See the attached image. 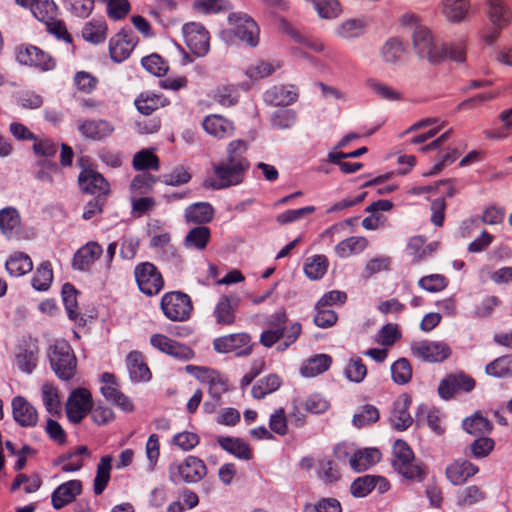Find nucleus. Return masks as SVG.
Listing matches in <instances>:
<instances>
[{
    "label": "nucleus",
    "mask_w": 512,
    "mask_h": 512,
    "mask_svg": "<svg viewBox=\"0 0 512 512\" xmlns=\"http://www.w3.org/2000/svg\"><path fill=\"white\" fill-rule=\"evenodd\" d=\"M282 28L285 33L290 35L296 42L302 44L304 47L317 53L326 52L327 56L331 55L332 51L326 49L325 44L321 40L303 36L285 20L282 21Z\"/></svg>",
    "instance_id": "nucleus-40"
},
{
    "label": "nucleus",
    "mask_w": 512,
    "mask_h": 512,
    "mask_svg": "<svg viewBox=\"0 0 512 512\" xmlns=\"http://www.w3.org/2000/svg\"><path fill=\"white\" fill-rule=\"evenodd\" d=\"M137 44V37L130 30L121 29L109 40V55L113 62L125 61Z\"/></svg>",
    "instance_id": "nucleus-13"
},
{
    "label": "nucleus",
    "mask_w": 512,
    "mask_h": 512,
    "mask_svg": "<svg viewBox=\"0 0 512 512\" xmlns=\"http://www.w3.org/2000/svg\"><path fill=\"white\" fill-rule=\"evenodd\" d=\"M103 385L100 391L104 398L118 406L125 412H132L134 405L131 400L119 390V383L116 376L109 372H104L101 375Z\"/></svg>",
    "instance_id": "nucleus-15"
},
{
    "label": "nucleus",
    "mask_w": 512,
    "mask_h": 512,
    "mask_svg": "<svg viewBox=\"0 0 512 512\" xmlns=\"http://www.w3.org/2000/svg\"><path fill=\"white\" fill-rule=\"evenodd\" d=\"M217 442L223 450L239 459L250 460L253 456L249 444L240 438L219 437Z\"/></svg>",
    "instance_id": "nucleus-37"
},
{
    "label": "nucleus",
    "mask_w": 512,
    "mask_h": 512,
    "mask_svg": "<svg viewBox=\"0 0 512 512\" xmlns=\"http://www.w3.org/2000/svg\"><path fill=\"white\" fill-rule=\"evenodd\" d=\"M5 269L12 277H21L33 269V262L29 255L24 252H14L5 262Z\"/></svg>",
    "instance_id": "nucleus-34"
},
{
    "label": "nucleus",
    "mask_w": 512,
    "mask_h": 512,
    "mask_svg": "<svg viewBox=\"0 0 512 512\" xmlns=\"http://www.w3.org/2000/svg\"><path fill=\"white\" fill-rule=\"evenodd\" d=\"M111 462L112 457L107 455L103 456L97 465L96 476L93 483V490L96 495H100L107 487L110 480Z\"/></svg>",
    "instance_id": "nucleus-49"
},
{
    "label": "nucleus",
    "mask_w": 512,
    "mask_h": 512,
    "mask_svg": "<svg viewBox=\"0 0 512 512\" xmlns=\"http://www.w3.org/2000/svg\"><path fill=\"white\" fill-rule=\"evenodd\" d=\"M48 357L54 373L61 380H70L76 373L77 359L70 344L56 340L49 347Z\"/></svg>",
    "instance_id": "nucleus-2"
},
{
    "label": "nucleus",
    "mask_w": 512,
    "mask_h": 512,
    "mask_svg": "<svg viewBox=\"0 0 512 512\" xmlns=\"http://www.w3.org/2000/svg\"><path fill=\"white\" fill-rule=\"evenodd\" d=\"M234 23L233 33L241 42L255 47L259 43V27L257 23L246 14H234L231 18Z\"/></svg>",
    "instance_id": "nucleus-17"
},
{
    "label": "nucleus",
    "mask_w": 512,
    "mask_h": 512,
    "mask_svg": "<svg viewBox=\"0 0 512 512\" xmlns=\"http://www.w3.org/2000/svg\"><path fill=\"white\" fill-rule=\"evenodd\" d=\"M126 365L130 379L133 382L148 381L151 378L149 367L144 361L143 355L138 351H132L126 358Z\"/></svg>",
    "instance_id": "nucleus-30"
},
{
    "label": "nucleus",
    "mask_w": 512,
    "mask_h": 512,
    "mask_svg": "<svg viewBox=\"0 0 512 512\" xmlns=\"http://www.w3.org/2000/svg\"><path fill=\"white\" fill-rule=\"evenodd\" d=\"M163 314L171 321H186L193 310L190 297L180 291L165 293L160 302Z\"/></svg>",
    "instance_id": "nucleus-5"
},
{
    "label": "nucleus",
    "mask_w": 512,
    "mask_h": 512,
    "mask_svg": "<svg viewBox=\"0 0 512 512\" xmlns=\"http://www.w3.org/2000/svg\"><path fill=\"white\" fill-rule=\"evenodd\" d=\"M16 59L22 65L34 67L41 71H50L56 66L55 59L49 53L31 44L18 46L16 48Z\"/></svg>",
    "instance_id": "nucleus-8"
},
{
    "label": "nucleus",
    "mask_w": 512,
    "mask_h": 512,
    "mask_svg": "<svg viewBox=\"0 0 512 512\" xmlns=\"http://www.w3.org/2000/svg\"><path fill=\"white\" fill-rule=\"evenodd\" d=\"M412 38L414 49L420 58L436 64L446 57V48L434 41L431 31L426 26L416 25Z\"/></svg>",
    "instance_id": "nucleus-4"
},
{
    "label": "nucleus",
    "mask_w": 512,
    "mask_h": 512,
    "mask_svg": "<svg viewBox=\"0 0 512 512\" xmlns=\"http://www.w3.org/2000/svg\"><path fill=\"white\" fill-rule=\"evenodd\" d=\"M134 104L141 114L149 116L157 109L167 106L169 100L161 94L146 91L140 93Z\"/></svg>",
    "instance_id": "nucleus-31"
},
{
    "label": "nucleus",
    "mask_w": 512,
    "mask_h": 512,
    "mask_svg": "<svg viewBox=\"0 0 512 512\" xmlns=\"http://www.w3.org/2000/svg\"><path fill=\"white\" fill-rule=\"evenodd\" d=\"M410 405L411 399L407 394L400 395L394 401L389 420L396 430L404 431L412 425L413 419L409 413Z\"/></svg>",
    "instance_id": "nucleus-24"
},
{
    "label": "nucleus",
    "mask_w": 512,
    "mask_h": 512,
    "mask_svg": "<svg viewBox=\"0 0 512 512\" xmlns=\"http://www.w3.org/2000/svg\"><path fill=\"white\" fill-rule=\"evenodd\" d=\"M471 9V0H441V11L452 23H460L467 19Z\"/></svg>",
    "instance_id": "nucleus-29"
},
{
    "label": "nucleus",
    "mask_w": 512,
    "mask_h": 512,
    "mask_svg": "<svg viewBox=\"0 0 512 512\" xmlns=\"http://www.w3.org/2000/svg\"><path fill=\"white\" fill-rule=\"evenodd\" d=\"M186 370L208 386V392L214 399H221V395L228 389L227 380L216 370L193 365H188Z\"/></svg>",
    "instance_id": "nucleus-12"
},
{
    "label": "nucleus",
    "mask_w": 512,
    "mask_h": 512,
    "mask_svg": "<svg viewBox=\"0 0 512 512\" xmlns=\"http://www.w3.org/2000/svg\"><path fill=\"white\" fill-rule=\"evenodd\" d=\"M53 280V269L50 261H43L35 271L31 280L32 287L37 291L49 289Z\"/></svg>",
    "instance_id": "nucleus-50"
},
{
    "label": "nucleus",
    "mask_w": 512,
    "mask_h": 512,
    "mask_svg": "<svg viewBox=\"0 0 512 512\" xmlns=\"http://www.w3.org/2000/svg\"><path fill=\"white\" fill-rule=\"evenodd\" d=\"M102 253L103 249L100 244L93 241L88 242L74 254L73 268L81 271L88 270Z\"/></svg>",
    "instance_id": "nucleus-26"
},
{
    "label": "nucleus",
    "mask_w": 512,
    "mask_h": 512,
    "mask_svg": "<svg viewBox=\"0 0 512 512\" xmlns=\"http://www.w3.org/2000/svg\"><path fill=\"white\" fill-rule=\"evenodd\" d=\"M363 22L359 19H348L339 24L334 33L336 36L343 39H350L358 37L363 32Z\"/></svg>",
    "instance_id": "nucleus-61"
},
{
    "label": "nucleus",
    "mask_w": 512,
    "mask_h": 512,
    "mask_svg": "<svg viewBox=\"0 0 512 512\" xmlns=\"http://www.w3.org/2000/svg\"><path fill=\"white\" fill-rule=\"evenodd\" d=\"M479 467L467 459H456L451 462L445 469V475L447 480L452 485H463L471 477L477 474Z\"/></svg>",
    "instance_id": "nucleus-21"
},
{
    "label": "nucleus",
    "mask_w": 512,
    "mask_h": 512,
    "mask_svg": "<svg viewBox=\"0 0 512 512\" xmlns=\"http://www.w3.org/2000/svg\"><path fill=\"white\" fill-rule=\"evenodd\" d=\"M134 278L139 290L147 296H155L164 288V278L151 262H141L134 268Z\"/></svg>",
    "instance_id": "nucleus-6"
},
{
    "label": "nucleus",
    "mask_w": 512,
    "mask_h": 512,
    "mask_svg": "<svg viewBox=\"0 0 512 512\" xmlns=\"http://www.w3.org/2000/svg\"><path fill=\"white\" fill-rule=\"evenodd\" d=\"M12 415L15 422L21 427H34L38 422V412L26 398L14 397L11 403Z\"/></svg>",
    "instance_id": "nucleus-23"
},
{
    "label": "nucleus",
    "mask_w": 512,
    "mask_h": 512,
    "mask_svg": "<svg viewBox=\"0 0 512 512\" xmlns=\"http://www.w3.org/2000/svg\"><path fill=\"white\" fill-rule=\"evenodd\" d=\"M78 184L84 193L97 198H107L110 194V184L102 174L93 169H84L79 173Z\"/></svg>",
    "instance_id": "nucleus-14"
},
{
    "label": "nucleus",
    "mask_w": 512,
    "mask_h": 512,
    "mask_svg": "<svg viewBox=\"0 0 512 512\" xmlns=\"http://www.w3.org/2000/svg\"><path fill=\"white\" fill-rule=\"evenodd\" d=\"M328 268V259L324 255H315L308 258L304 264V272L311 280L321 279Z\"/></svg>",
    "instance_id": "nucleus-51"
},
{
    "label": "nucleus",
    "mask_w": 512,
    "mask_h": 512,
    "mask_svg": "<svg viewBox=\"0 0 512 512\" xmlns=\"http://www.w3.org/2000/svg\"><path fill=\"white\" fill-rule=\"evenodd\" d=\"M114 130L113 124L104 119H86L78 124L79 133L84 138L92 141H103L110 137Z\"/></svg>",
    "instance_id": "nucleus-20"
},
{
    "label": "nucleus",
    "mask_w": 512,
    "mask_h": 512,
    "mask_svg": "<svg viewBox=\"0 0 512 512\" xmlns=\"http://www.w3.org/2000/svg\"><path fill=\"white\" fill-rule=\"evenodd\" d=\"M391 376L398 385L408 383L412 378V367L406 358H399L391 365Z\"/></svg>",
    "instance_id": "nucleus-55"
},
{
    "label": "nucleus",
    "mask_w": 512,
    "mask_h": 512,
    "mask_svg": "<svg viewBox=\"0 0 512 512\" xmlns=\"http://www.w3.org/2000/svg\"><path fill=\"white\" fill-rule=\"evenodd\" d=\"M381 459V453L376 448L357 449L351 453L349 464L355 472H363L377 464Z\"/></svg>",
    "instance_id": "nucleus-27"
},
{
    "label": "nucleus",
    "mask_w": 512,
    "mask_h": 512,
    "mask_svg": "<svg viewBox=\"0 0 512 512\" xmlns=\"http://www.w3.org/2000/svg\"><path fill=\"white\" fill-rule=\"evenodd\" d=\"M249 145L245 140L236 139L228 143L226 158L212 165L213 178L205 185L214 190H222L241 184L250 169V161L246 157Z\"/></svg>",
    "instance_id": "nucleus-1"
},
{
    "label": "nucleus",
    "mask_w": 512,
    "mask_h": 512,
    "mask_svg": "<svg viewBox=\"0 0 512 512\" xmlns=\"http://www.w3.org/2000/svg\"><path fill=\"white\" fill-rule=\"evenodd\" d=\"M380 52L385 63L396 64L403 59L406 50L400 39L392 37L383 44Z\"/></svg>",
    "instance_id": "nucleus-46"
},
{
    "label": "nucleus",
    "mask_w": 512,
    "mask_h": 512,
    "mask_svg": "<svg viewBox=\"0 0 512 512\" xmlns=\"http://www.w3.org/2000/svg\"><path fill=\"white\" fill-rule=\"evenodd\" d=\"M38 170L35 173V178L43 183L52 185L53 176L61 175V170L55 161L52 160H39L37 161Z\"/></svg>",
    "instance_id": "nucleus-59"
},
{
    "label": "nucleus",
    "mask_w": 512,
    "mask_h": 512,
    "mask_svg": "<svg viewBox=\"0 0 512 512\" xmlns=\"http://www.w3.org/2000/svg\"><path fill=\"white\" fill-rule=\"evenodd\" d=\"M487 17L493 27L506 29L512 23V9L505 2L487 6Z\"/></svg>",
    "instance_id": "nucleus-38"
},
{
    "label": "nucleus",
    "mask_w": 512,
    "mask_h": 512,
    "mask_svg": "<svg viewBox=\"0 0 512 512\" xmlns=\"http://www.w3.org/2000/svg\"><path fill=\"white\" fill-rule=\"evenodd\" d=\"M92 395L86 388L74 389L66 401V415L73 424H79L92 409Z\"/></svg>",
    "instance_id": "nucleus-9"
},
{
    "label": "nucleus",
    "mask_w": 512,
    "mask_h": 512,
    "mask_svg": "<svg viewBox=\"0 0 512 512\" xmlns=\"http://www.w3.org/2000/svg\"><path fill=\"white\" fill-rule=\"evenodd\" d=\"M182 32L185 43L197 57L205 56L210 50V36L205 27L197 22L186 23Z\"/></svg>",
    "instance_id": "nucleus-11"
},
{
    "label": "nucleus",
    "mask_w": 512,
    "mask_h": 512,
    "mask_svg": "<svg viewBox=\"0 0 512 512\" xmlns=\"http://www.w3.org/2000/svg\"><path fill=\"white\" fill-rule=\"evenodd\" d=\"M77 290L70 283H65L62 286V300L67 311L68 317L71 320H76L80 314L77 302Z\"/></svg>",
    "instance_id": "nucleus-53"
},
{
    "label": "nucleus",
    "mask_w": 512,
    "mask_h": 512,
    "mask_svg": "<svg viewBox=\"0 0 512 512\" xmlns=\"http://www.w3.org/2000/svg\"><path fill=\"white\" fill-rule=\"evenodd\" d=\"M475 387V380L464 373L449 375L443 379L438 387L439 395L449 399L459 392H470Z\"/></svg>",
    "instance_id": "nucleus-19"
},
{
    "label": "nucleus",
    "mask_w": 512,
    "mask_h": 512,
    "mask_svg": "<svg viewBox=\"0 0 512 512\" xmlns=\"http://www.w3.org/2000/svg\"><path fill=\"white\" fill-rule=\"evenodd\" d=\"M215 210L208 202H196L184 211L185 221L189 224H196L197 226H205L214 218Z\"/></svg>",
    "instance_id": "nucleus-28"
},
{
    "label": "nucleus",
    "mask_w": 512,
    "mask_h": 512,
    "mask_svg": "<svg viewBox=\"0 0 512 512\" xmlns=\"http://www.w3.org/2000/svg\"><path fill=\"white\" fill-rule=\"evenodd\" d=\"M250 334L232 333L214 339L213 347L218 353H234L237 357L249 356L253 351Z\"/></svg>",
    "instance_id": "nucleus-7"
},
{
    "label": "nucleus",
    "mask_w": 512,
    "mask_h": 512,
    "mask_svg": "<svg viewBox=\"0 0 512 512\" xmlns=\"http://www.w3.org/2000/svg\"><path fill=\"white\" fill-rule=\"evenodd\" d=\"M82 456H90L85 445L78 446L73 452L61 454L57 458V463L62 465L61 469L65 473L76 472L83 467Z\"/></svg>",
    "instance_id": "nucleus-36"
},
{
    "label": "nucleus",
    "mask_w": 512,
    "mask_h": 512,
    "mask_svg": "<svg viewBox=\"0 0 512 512\" xmlns=\"http://www.w3.org/2000/svg\"><path fill=\"white\" fill-rule=\"evenodd\" d=\"M332 364V357L328 354H317L304 362L300 373L304 377H315L326 372Z\"/></svg>",
    "instance_id": "nucleus-39"
},
{
    "label": "nucleus",
    "mask_w": 512,
    "mask_h": 512,
    "mask_svg": "<svg viewBox=\"0 0 512 512\" xmlns=\"http://www.w3.org/2000/svg\"><path fill=\"white\" fill-rule=\"evenodd\" d=\"M145 455L147 458L146 470L154 472L160 458V441L157 434L153 433L148 437L145 445Z\"/></svg>",
    "instance_id": "nucleus-54"
},
{
    "label": "nucleus",
    "mask_w": 512,
    "mask_h": 512,
    "mask_svg": "<svg viewBox=\"0 0 512 512\" xmlns=\"http://www.w3.org/2000/svg\"><path fill=\"white\" fill-rule=\"evenodd\" d=\"M204 131L218 139H224L233 135L234 123L222 115L211 114L202 121Z\"/></svg>",
    "instance_id": "nucleus-25"
},
{
    "label": "nucleus",
    "mask_w": 512,
    "mask_h": 512,
    "mask_svg": "<svg viewBox=\"0 0 512 512\" xmlns=\"http://www.w3.org/2000/svg\"><path fill=\"white\" fill-rule=\"evenodd\" d=\"M298 93L293 86H274L265 92V101L273 106H288L297 100Z\"/></svg>",
    "instance_id": "nucleus-35"
},
{
    "label": "nucleus",
    "mask_w": 512,
    "mask_h": 512,
    "mask_svg": "<svg viewBox=\"0 0 512 512\" xmlns=\"http://www.w3.org/2000/svg\"><path fill=\"white\" fill-rule=\"evenodd\" d=\"M344 373L349 381L360 383L367 375V368L360 357H354L349 360Z\"/></svg>",
    "instance_id": "nucleus-64"
},
{
    "label": "nucleus",
    "mask_w": 512,
    "mask_h": 512,
    "mask_svg": "<svg viewBox=\"0 0 512 512\" xmlns=\"http://www.w3.org/2000/svg\"><path fill=\"white\" fill-rule=\"evenodd\" d=\"M150 344L162 353L178 359L189 360L194 356L193 350L188 346L181 344L164 334H153L150 338Z\"/></svg>",
    "instance_id": "nucleus-18"
},
{
    "label": "nucleus",
    "mask_w": 512,
    "mask_h": 512,
    "mask_svg": "<svg viewBox=\"0 0 512 512\" xmlns=\"http://www.w3.org/2000/svg\"><path fill=\"white\" fill-rule=\"evenodd\" d=\"M368 246L365 237L352 236L339 242L335 247V253L341 258L361 253Z\"/></svg>",
    "instance_id": "nucleus-47"
},
{
    "label": "nucleus",
    "mask_w": 512,
    "mask_h": 512,
    "mask_svg": "<svg viewBox=\"0 0 512 512\" xmlns=\"http://www.w3.org/2000/svg\"><path fill=\"white\" fill-rule=\"evenodd\" d=\"M132 166L136 171H158L160 169V160L152 150L142 149L134 154Z\"/></svg>",
    "instance_id": "nucleus-45"
},
{
    "label": "nucleus",
    "mask_w": 512,
    "mask_h": 512,
    "mask_svg": "<svg viewBox=\"0 0 512 512\" xmlns=\"http://www.w3.org/2000/svg\"><path fill=\"white\" fill-rule=\"evenodd\" d=\"M169 479L177 483H198L207 474V467L204 461L196 456H188L184 461H176L169 465Z\"/></svg>",
    "instance_id": "nucleus-3"
},
{
    "label": "nucleus",
    "mask_w": 512,
    "mask_h": 512,
    "mask_svg": "<svg viewBox=\"0 0 512 512\" xmlns=\"http://www.w3.org/2000/svg\"><path fill=\"white\" fill-rule=\"evenodd\" d=\"M487 375L495 378L512 377V354H507L496 358L485 367Z\"/></svg>",
    "instance_id": "nucleus-48"
},
{
    "label": "nucleus",
    "mask_w": 512,
    "mask_h": 512,
    "mask_svg": "<svg viewBox=\"0 0 512 512\" xmlns=\"http://www.w3.org/2000/svg\"><path fill=\"white\" fill-rule=\"evenodd\" d=\"M31 12L37 20L45 24L57 17L58 8L53 0H38Z\"/></svg>",
    "instance_id": "nucleus-57"
},
{
    "label": "nucleus",
    "mask_w": 512,
    "mask_h": 512,
    "mask_svg": "<svg viewBox=\"0 0 512 512\" xmlns=\"http://www.w3.org/2000/svg\"><path fill=\"white\" fill-rule=\"evenodd\" d=\"M463 429L471 435H484L489 433L493 426L492 423L479 413L466 418L463 421Z\"/></svg>",
    "instance_id": "nucleus-52"
},
{
    "label": "nucleus",
    "mask_w": 512,
    "mask_h": 512,
    "mask_svg": "<svg viewBox=\"0 0 512 512\" xmlns=\"http://www.w3.org/2000/svg\"><path fill=\"white\" fill-rule=\"evenodd\" d=\"M41 398L46 411L53 415L59 416L62 411L59 390L51 383H44L41 387Z\"/></svg>",
    "instance_id": "nucleus-42"
},
{
    "label": "nucleus",
    "mask_w": 512,
    "mask_h": 512,
    "mask_svg": "<svg viewBox=\"0 0 512 512\" xmlns=\"http://www.w3.org/2000/svg\"><path fill=\"white\" fill-rule=\"evenodd\" d=\"M411 354L425 362L439 363L451 355V348L442 341L422 340L412 343Z\"/></svg>",
    "instance_id": "nucleus-10"
},
{
    "label": "nucleus",
    "mask_w": 512,
    "mask_h": 512,
    "mask_svg": "<svg viewBox=\"0 0 512 512\" xmlns=\"http://www.w3.org/2000/svg\"><path fill=\"white\" fill-rule=\"evenodd\" d=\"M379 410L371 404L363 405L360 410L354 414L352 422L357 428L375 423L379 420Z\"/></svg>",
    "instance_id": "nucleus-58"
},
{
    "label": "nucleus",
    "mask_w": 512,
    "mask_h": 512,
    "mask_svg": "<svg viewBox=\"0 0 512 512\" xmlns=\"http://www.w3.org/2000/svg\"><path fill=\"white\" fill-rule=\"evenodd\" d=\"M108 27L104 20L92 19L82 28V37L92 44L103 43L107 37Z\"/></svg>",
    "instance_id": "nucleus-43"
},
{
    "label": "nucleus",
    "mask_w": 512,
    "mask_h": 512,
    "mask_svg": "<svg viewBox=\"0 0 512 512\" xmlns=\"http://www.w3.org/2000/svg\"><path fill=\"white\" fill-rule=\"evenodd\" d=\"M394 470L407 480L422 481L425 477L424 466L416 460L404 462L403 464L393 467Z\"/></svg>",
    "instance_id": "nucleus-56"
},
{
    "label": "nucleus",
    "mask_w": 512,
    "mask_h": 512,
    "mask_svg": "<svg viewBox=\"0 0 512 512\" xmlns=\"http://www.w3.org/2000/svg\"><path fill=\"white\" fill-rule=\"evenodd\" d=\"M21 227V216L18 210L8 206L0 210V232L8 239L16 236Z\"/></svg>",
    "instance_id": "nucleus-33"
},
{
    "label": "nucleus",
    "mask_w": 512,
    "mask_h": 512,
    "mask_svg": "<svg viewBox=\"0 0 512 512\" xmlns=\"http://www.w3.org/2000/svg\"><path fill=\"white\" fill-rule=\"evenodd\" d=\"M317 476L324 483H335L340 479V472L332 460L320 459L317 464Z\"/></svg>",
    "instance_id": "nucleus-63"
},
{
    "label": "nucleus",
    "mask_w": 512,
    "mask_h": 512,
    "mask_svg": "<svg viewBox=\"0 0 512 512\" xmlns=\"http://www.w3.org/2000/svg\"><path fill=\"white\" fill-rule=\"evenodd\" d=\"M82 493L80 480H69L59 485L51 494V504L54 509L60 510L72 503Z\"/></svg>",
    "instance_id": "nucleus-22"
},
{
    "label": "nucleus",
    "mask_w": 512,
    "mask_h": 512,
    "mask_svg": "<svg viewBox=\"0 0 512 512\" xmlns=\"http://www.w3.org/2000/svg\"><path fill=\"white\" fill-rule=\"evenodd\" d=\"M38 354L39 347L35 339H22L15 353L16 366L20 371L31 374L37 366Z\"/></svg>",
    "instance_id": "nucleus-16"
},
{
    "label": "nucleus",
    "mask_w": 512,
    "mask_h": 512,
    "mask_svg": "<svg viewBox=\"0 0 512 512\" xmlns=\"http://www.w3.org/2000/svg\"><path fill=\"white\" fill-rule=\"evenodd\" d=\"M211 239V230L207 226H196L188 231L184 246L188 249L204 250Z\"/></svg>",
    "instance_id": "nucleus-41"
},
{
    "label": "nucleus",
    "mask_w": 512,
    "mask_h": 512,
    "mask_svg": "<svg viewBox=\"0 0 512 512\" xmlns=\"http://www.w3.org/2000/svg\"><path fill=\"white\" fill-rule=\"evenodd\" d=\"M313 8L323 19H335L342 13V7L338 0H316Z\"/></svg>",
    "instance_id": "nucleus-60"
},
{
    "label": "nucleus",
    "mask_w": 512,
    "mask_h": 512,
    "mask_svg": "<svg viewBox=\"0 0 512 512\" xmlns=\"http://www.w3.org/2000/svg\"><path fill=\"white\" fill-rule=\"evenodd\" d=\"M33 153L36 157H42L43 160H51L58 151V145L49 138H38L33 141Z\"/></svg>",
    "instance_id": "nucleus-62"
},
{
    "label": "nucleus",
    "mask_w": 512,
    "mask_h": 512,
    "mask_svg": "<svg viewBox=\"0 0 512 512\" xmlns=\"http://www.w3.org/2000/svg\"><path fill=\"white\" fill-rule=\"evenodd\" d=\"M282 384L280 376L275 373L259 379L252 387L251 394L255 399H263L265 396L277 391Z\"/></svg>",
    "instance_id": "nucleus-44"
},
{
    "label": "nucleus",
    "mask_w": 512,
    "mask_h": 512,
    "mask_svg": "<svg viewBox=\"0 0 512 512\" xmlns=\"http://www.w3.org/2000/svg\"><path fill=\"white\" fill-rule=\"evenodd\" d=\"M237 307L238 300L232 303L228 296H221L213 311V316L215 317L216 323L225 326L234 324L236 321Z\"/></svg>",
    "instance_id": "nucleus-32"
}]
</instances>
